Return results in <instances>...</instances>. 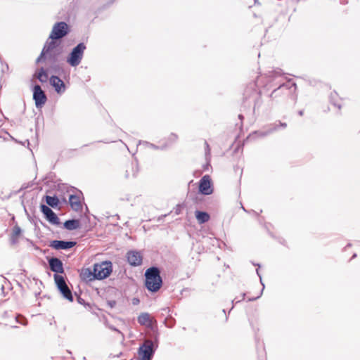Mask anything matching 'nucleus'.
<instances>
[{
  "label": "nucleus",
  "instance_id": "obj_21",
  "mask_svg": "<svg viewBox=\"0 0 360 360\" xmlns=\"http://www.w3.org/2000/svg\"><path fill=\"white\" fill-rule=\"evenodd\" d=\"M138 323L141 326H149L151 324L150 316L147 312L141 313L137 318Z\"/></svg>",
  "mask_w": 360,
  "mask_h": 360
},
{
  "label": "nucleus",
  "instance_id": "obj_40",
  "mask_svg": "<svg viewBox=\"0 0 360 360\" xmlns=\"http://www.w3.org/2000/svg\"><path fill=\"white\" fill-rule=\"evenodd\" d=\"M238 118H239L240 120H243V115H238Z\"/></svg>",
  "mask_w": 360,
  "mask_h": 360
},
{
  "label": "nucleus",
  "instance_id": "obj_35",
  "mask_svg": "<svg viewBox=\"0 0 360 360\" xmlns=\"http://www.w3.org/2000/svg\"><path fill=\"white\" fill-rule=\"evenodd\" d=\"M280 126L283 127V128H285L286 126H287V124L285 123V122H280Z\"/></svg>",
  "mask_w": 360,
  "mask_h": 360
},
{
  "label": "nucleus",
  "instance_id": "obj_1",
  "mask_svg": "<svg viewBox=\"0 0 360 360\" xmlns=\"http://www.w3.org/2000/svg\"><path fill=\"white\" fill-rule=\"evenodd\" d=\"M266 78V86L274 89L269 96L272 100L278 101L292 95L296 91L295 82L291 79L285 82L280 69L269 72Z\"/></svg>",
  "mask_w": 360,
  "mask_h": 360
},
{
  "label": "nucleus",
  "instance_id": "obj_18",
  "mask_svg": "<svg viewBox=\"0 0 360 360\" xmlns=\"http://www.w3.org/2000/svg\"><path fill=\"white\" fill-rule=\"evenodd\" d=\"M69 202L72 209L75 211H79L82 208L79 197L77 195H70L69 197Z\"/></svg>",
  "mask_w": 360,
  "mask_h": 360
},
{
  "label": "nucleus",
  "instance_id": "obj_28",
  "mask_svg": "<svg viewBox=\"0 0 360 360\" xmlns=\"http://www.w3.org/2000/svg\"><path fill=\"white\" fill-rule=\"evenodd\" d=\"M205 157L206 159L208 160L210 158V147L207 141H205Z\"/></svg>",
  "mask_w": 360,
  "mask_h": 360
},
{
  "label": "nucleus",
  "instance_id": "obj_20",
  "mask_svg": "<svg viewBox=\"0 0 360 360\" xmlns=\"http://www.w3.org/2000/svg\"><path fill=\"white\" fill-rule=\"evenodd\" d=\"M63 226L68 231H73L80 227V222L78 219H68L64 222Z\"/></svg>",
  "mask_w": 360,
  "mask_h": 360
},
{
  "label": "nucleus",
  "instance_id": "obj_41",
  "mask_svg": "<svg viewBox=\"0 0 360 360\" xmlns=\"http://www.w3.org/2000/svg\"><path fill=\"white\" fill-rule=\"evenodd\" d=\"M151 146L153 148H158V147H156L155 145L153 144H151Z\"/></svg>",
  "mask_w": 360,
  "mask_h": 360
},
{
  "label": "nucleus",
  "instance_id": "obj_23",
  "mask_svg": "<svg viewBox=\"0 0 360 360\" xmlns=\"http://www.w3.org/2000/svg\"><path fill=\"white\" fill-rule=\"evenodd\" d=\"M34 77L41 83L46 82L49 79L47 71L44 68H41L38 72L34 75Z\"/></svg>",
  "mask_w": 360,
  "mask_h": 360
},
{
  "label": "nucleus",
  "instance_id": "obj_39",
  "mask_svg": "<svg viewBox=\"0 0 360 360\" xmlns=\"http://www.w3.org/2000/svg\"><path fill=\"white\" fill-rule=\"evenodd\" d=\"M129 176H130V175H129V171H128V170H127V171H126V174H125V176H126V178H129Z\"/></svg>",
  "mask_w": 360,
  "mask_h": 360
},
{
  "label": "nucleus",
  "instance_id": "obj_26",
  "mask_svg": "<svg viewBox=\"0 0 360 360\" xmlns=\"http://www.w3.org/2000/svg\"><path fill=\"white\" fill-rule=\"evenodd\" d=\"M22 232V230L20 229V226L15 225L14 227H13V236H12V243H15V237H18Z\"/></svg>",
  "mask_w": 360,
  "mask_h": 360
},
{
  "label": "nucleus",
  "instance_id": "obj_9",
  "mask_svg": "<svg viewBox=\"0 0 360 360\" xmlns=\"http://www.w3.org/2000/svg\"><path fill=\"white\" fill-rule=\"evenodd\" d=\"M60 53V50L45 52L42 62L45 61L51 68H56L57 67Z\"/></svg>",
  "mask_w": 360,
  "mask_h": 360
},
{
  "label": "nucleus",
  "instance_id": "obj_22",
  "mask_svg": "<svg viewBox=\"0 0 360 360\" xmlns=\"http://www.w3.org/2000/svg\"><path fill=\"white\" fill-rule=\"evenodd\" d=\"M195 217L200 224L207 222L210 219L207 212L198 210L195 211Z\"/></svg>",
  "mask_w": 360,
  "mask_h": 360
},
{
  "label": "nucleus",
  "instance_id": "obj_6",
  "mask_svg": "<svg viewBox=\"0 0 360 360\" xmlns=\"http://www.w3.org/2000/svg\"><path fill=\"white\" fill-rule=\"evenodd\" d=\"M54 280L58 289L63 295V297L70 302L73 301L72 291L66 284L64 277L61 275L54 274Z\"/></svg>",
  "mask_w": 360,
  "mask_h": 360
},
{
  "label": "nucleus",
  "instance_id": "obj_37",
  "mask_svg": "<svg viewBox=\"0 0 360 360\" xmlns=\"http://www.w3.org/2000/svg\"><path fill=\"white\" fill-rule=\"evenodd\" d=\"M303 113H304V111L302 110H300L298 111V115L300 116L303 115Z\"/></svg>",
  "mask_w": 360,
  "mask_h": 360
},
{
  "label": "nucleus",
  "instance_id": "obj_42",
  "mask_svg": "<svg viewBox=\"0 0 360 360\" xmlns=\"http://www.w3.org/2000/svg\"><path fill=\"white\" fill-rule=\"evenodd\" d=\"M172 136L174 137V139H176V136L175 134H172Z\"/></svg>",
  "mask_w": 360,
  "mask_h": 360
},
{
  "label": "nucleus",
  "instance_id": "obj_31",
  "mask_svg": "<svg viewBox=\"0 0 360 360\" xmlns=\"http://www.w3.org/2000/svg\"><path fill=\"white\" fill-rule=\"evenodd\" d=\"M106 304L110 309H112V308H114L116 306L117 302L115 300H107Z\"/></svg>",
  "mask_w": 360,
  "mask_h": 360
},
{
  "label": "nucleus",
  "instance_id": "obj_15",
  "mask_svg": "<svg viewBox=\"0 0 360 360\" xmlns=\"http://www.w3.org/2000/svg\"><path fill=\"white\" fill-rule=\"evenodd\" d=\"M48 262L50 269L53 272L56 273L55 274L64 273L63 264L60 259L57 257H51L49 259Z\"/></svg>",
  "mask_w": 360,
  "mask_h": 360
},
{
  "label": "nucleus",
  "instance_id": "obj_10",
  "mask_svg": "<svg viewBox=\"0 0 360 360\" xmlns=\"http://www.w3.org/2000/svg\"><path fill=\"white\" fill-rule=\"evenodd\" d=\"M41 212L44 214L45 218L53 225H59L60 219L56 214L47 205L41 204L40 205Z\"/></svg>",
  "mask_w": 360,
  "mask_h": 360
},
{
  "label": "nucleus",
  "instance_id": "obj_12",
  "mask_svg": "<svg viewBox=\"0 0 360 360\" xmlns=\"http://www.w3.org/2000/svg\"><path fill=\"white\" fill-rule=\"evenodd\" d=\"M56 40V39H51V41H49V39H48L46 41L40 55L36 60L37 63H39L42 62L43 57L45 55V52L59 50L58 49H57V47L59 46V44Z\"/></svg>",
  "mask_w": 360,
  "mask_h": 360
},
{
  "label": "nucleus",
  "instance_id": "obj_32",
  "mask_svg": "<svg viewBox=\"0 0 360 360\" xmlns=\"http://www.w3.org/2000/svg\"><path fill=\"white\" fill-rule=\"evenodd\" d=\"M252 96H253V98H254V99H255H255H259V98H260V95H259V94L257 92V91H256V90H255V89H254V90H252Z\"/></svg>",
  "mask_w": 360,
  "mask_h": 360
},
{
  "label": "nucleus",
  "instance_id": "obj_16",
  "mask_svg": "<svg viewBox=\"0 0 360 360\" xmlns=\"http://www.w3.org/2000/svg\"><path fill=\"white\" fill-rule=\"evenodd\" d=\"M51 85L55 89L58 94H62L65 91L64 82L58 76L52 75L49 78Z\"/></svg>",
  "mask_w": 360,
  "mask_h": 360
},
{
  "label": "nucleus",
  "instance_id": "obj_17",
  "mask_svg": "<svg viewBox=\"0 0 360 360\" xmlns=\"http://www.w3.org/2000/svg\"><path fill=\"white\" fill-rule=\"evenodd\" d=\"M79 276L81 279L85 282L96 280L94 268H93V269L90 268L82 269Z\"/></svg>",
  "mask_w": 360,
  "mask_h": 360
},
{
  "label": "nucleus",
  "instance_id": "obj_2",
  "mask_svg": "<svg viewBox=\"0 0 360 360\" xmlns=\"http://www.w3.org/2000/svg\"><path fill=\"white\" fill-rule=\"evenodd\" d=\"M146 287L153 292H158L162 285L160 271L156 266L148 268L145 272Z\"/></svg>",
  "mask_w": 360,
  "mask_h": 360
},
{
  "label": "nucleus",
  "instance_id": "obj_44",
  "mask_svg": "<svg viewBox=\"0 0 360 360\" xmlns=\"http://www.w3.org/2000/svg\"><path fill=\"white\" fill-rule=\"evenodd\" d=\"M13 328H18V326H13Z\"/></svg>",
  "mask_w": 360,
  "mask_h": 360
},
{
  "label": "nucleus",
  "instance_id": "obj_14",
  "mask_svg": "<svg viewBox=\"0 0 360 360\" xmlns=\"http://www.w3.org/2000/svg\"><path fill=\"white\" fill-rule=\"evenodd\" d=\"M77 244L75 241H65L54 240L50 242L49 247L55 250H69L75 247Z\"/></svg>",
  "mask_w": 360,
  "mask_h": 360
},
{
  "label": "nucleus",
  "instance_id": "obj_24",
  "mask_svg": "<svg viewBox=\"0 0 360 360\" xmlns=\"http://www.w3.org/2000/svg\"><path fill=\"white\" fill-rule=\"evenodd\" d=\"M45 200H46V204L53 208L56 207L59 204V200H58V197L56 195H54V196L46 195Z\"/></svg>",
  "mask_w": 360,
  "mask_h": 360
},
{
  "label": "nucleus",
  "instance_id": "obj_8",
  "mask_svg": "<svg viewBox=\"0 0 360 360\" xmlns=\"http://www.w3.org/2000/svg\"><path fill=\"white\" fill-rule=\"evenodd\" d=\"M33 100L37 108L42 107L47 101L45 92L38 84L34 85L33 87Z\"/></svg>",
  "mask_w": 360,
  "mask_h": 360
},
{
  "label": "nucleus",
  "instance_id": "obj_45",
  "mask_svg": "<svg viewBox=\"0 0 360 360\" xmlns=\"http://www.w3.org/2000/svg\"><path fill=\"white\" fill-rule=\"evenodd\" d=\"M257 105V103H255V106H254V109L255 108V106Z\"/></svg>",
  "mask_w": 360,
  "mask_h": 360
},
{
  "label": "nucleus",
  "instance_id": "obj_33",
  "mask_svg": "<svg viewBox=\"0 0 360 360\" xmlns=\"http://www.w3.org/2000/svg\"><path fill=\"white\" fill-rule=\"evenodd\" d=\"M245 293H243V294H242V299H241V300H236V299H234V300L232 301L233 304H234V303H236H236H238V302H240L242 300H244V299H245Z\"/></svg>",
  "mask_w": 360,
  "mask_h": 360
},
{
  "label": "nucleus",
  "instance_id": "obj_34",
  "mask_svg": "<svg viewBox=\"0 0 360 360\" xmlns=\"http://www.w3.org/2000/svg\"><path fill=\"white\" fill-rule=\"evenodd\" d=\"M139 300L138 298H134L132 300L133 304H138L139 303Z\"/></svg>",
  "mask_w": 360,
  "mask_h": 360
},
{
  "label": "nucleus",
  "instance_id": "obj_7",
  "mask_svg": "<svg viewBox=\"0 0 360 360\" xmlns=\"http://www.w3.org/2000/svg\"><path fill=\"white\" fill-rule=\"evenodd\" d=\"M69 27L65 22H56L52 29L49 39H60L68 34Z\"/></svg>",
  "mask_w": 360,
  "mask_h": 360
},
{
  "label": "nucleus",
  "instance_id": "obj_36",
  "mask_svg": "<svg viewBox=\"0 0 360 360\" xmlns=\"http://www.w3.org/2000/svg\"><path fill=\"white\" fill-rule=\"evenodd\" d=\"M356 257H357V254L356 253H354L352 257L350 259V261L352 260L353 259L356 258Z\"/></svg>",
  "mask_w": 360,
  "mask_h": 360
},
{
  "label": "nucleus",
  "instance_id": "obj_19",
  "mask_svg": "<svg viewBox=\"0 0 360 360\" xmlns=\"http://www.w3.org/2000/svg\"><path fill=\"white\" fill-rule=\"evenodd\" d=\"M341 98L335 91H333L330 93L329 96V101L331 105L334 107L337 108L338 110H340L342 108V104L340 103Z\"/></svg>",
  "mask_w": 360,
  "mask_h": 360
},
{
  "label": "nucleus",
  "instance_id": "obj_4",
  "mask_svg": "<svg viewBox=\"0 0 360 360\" xmlns=\"http://www.w3.org/2000/svg\"><path fill=\"white\" fill-rule=\"evenodd\" d=\"M96 280H103L110 276L112 271V264L110 261L96 263L94 265Z\"/></svg>",
  "mask_w": 360,
  "mask_h": 360
},
{
  "label": "nucleus",
  "instance_id": "obj_3",
  "mask_svg": "<svg viewBox=\"0 0 360 360\" xmlns=\"http://www.w3.org/2000/svg\"><path fill=\"white\" fill-rule=\"evenodd\" d=\"M86 48L84 43H79L70 53L67 58V63L72 67H77L79 65L83 58L84 52Z\"/></svg>",
  "mask_w": 360,
  "mask_h": 360
},
{
  "label": "nucleus",
  "instance_id": "obj_13",
  "mask_svg": "<svg viewBox=\"0 0 360 360\" xmlns=\"http://www.w3.org/2000/svg\"><path fill=\"white\" fill-rule=\"evenodd\" d=\"M199 191L205 195L212 193L213 190L211 187V179L209 175H205L199 182Z\"/></svg>",
  "mask_w": 360,
  "mask_h": 360
},
{
  "label": "nucleus",
  "instance_id": "obj_27",
  "mask_svg": "<svg viewBox=\"0 0 360 360\" xmlns=\"http://www.w3.org/2000/svg\"><path fill=\"white\" fill-rule=\"evenodd\" d=\"M131 166L132 176L135 177L139 172L137 162H131Z\"/></svg>",
  "mask_w": 360,
  "mask_h": 360
},
{
  "label": "nucleus",
  "instance_id": "obj_38",
  "mask_svg": "<svg viewBox=\"0 0 360 360\" xmlns=\"http://www.w3.org/2000/svg\"><path fill=\"white\" fill-rule=\"evenodd\" d=\"M352 246V244L351 243H348L345 248H344V250H346L347 248H349Z\"/></svg>",
  "mask_w": 360,
  "mask_h": 360
},
{
  "label": "nucleus",
  "instance_id": "obj_43",
  "mask_svg": "<svg viewBox=\"0 0 360 360\" xmlns=\"http://www.w3.org/2000/svg\"><path fill=\"white\" fill-rule=\"evenodd\" d=\"M326 87L328 88V89H330V86H328V85H326Z\"/></svg>",
  "mask_w": 360,
  "mask_h": 360
},
{
  "label": "nucleus",
  "instance_id": "obj_25",
  "mask_svg": "<svg viewBox=\"0 0 360 360\" xmlns=\"http://www.w3.org/2000/svg\"><path fill=\"white\" fill-rule=\"evenodd\" d=\"M256 272H257V276L259 277L260 283H261V284L262 285V290H261L260 292L259 293V295H258L257 296H256V297H252V298H248V301H254V300H255L258 299L259 297H261V295H262V292H263L264 288V283H263V282H262V276H261V275H260V274H259V270H258V269H257V270H256Z\"/></svg>",
  "mask_w": 360,
  "mask_h": 360
},
{
  "label": "nucleus",
  "instance_id": "obj_29",
  "mask_svg": "<svg viewBox=\"0 0 360 360\" xmlns=\"http://www.w3.org/2000/svg\"><path fill=\"white\" fill-rule=\"evenodd\" d=\"M15 320L18 323L22 324V325H27V321L26 319L21 315H18L16 317H15Z\"/></svg>",
  "mask_w": 360,
  "mask_h": 360
},
{
  "label": "nucleus",
  "instance_id": "obj_30",
  "mask_svg": "<svg viewBox=\"0 0 360 360\" xmlns=\"http://www.w3.org/2000/svg\"><path fill=\"white\" fill-rule=\"evenodd\" d=\"M105 325H106V326H107L109 329H110V330H113V331L117 332V333L120 334V335H122V338H124V335H123V333H122L120 330H118L117 328H115V326H112V325L108 324V323H105Z\"/></svg>",
  "mask_w": 360,
  "mask_h": 360
},
{
  "label": "nucleus",
  "instance_id": "obj_11",
  "mask_svg": "<svg viewBox=\"0 0 360 360\" xmlns=\"http://www.w3.org/2000/svg\"><path fill=\"white\" fill-rule=\"evenodd\" d=\"M127 259L129 264L132 266H141L143 262V256L140 251L129 250L127 253Z\"/></svg>",
  "mask_w": 360,
  "mask_h": 360
},
{
  "label": "nucleus",
  "instance_id": "obj_5",
  "mask_svg": "<svg viewBox=\"0 0 360 360\" xmlns=\"http://www.w3.org/2000/svg\"><path fill=\"white\" fill-rule=\"evenodd\" d=\"M155 349L156 347L152 340H145L143 344L139 349V353L141 355L139 360H151Z\"/></svg>",
  "mask_w": 360,
  "mask_h": 360
}]
</instances>
